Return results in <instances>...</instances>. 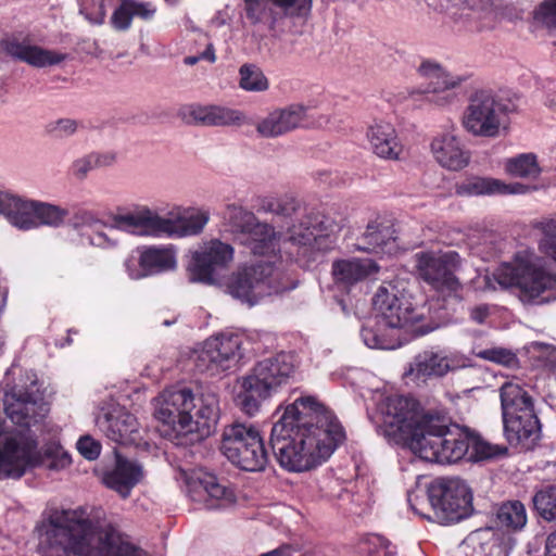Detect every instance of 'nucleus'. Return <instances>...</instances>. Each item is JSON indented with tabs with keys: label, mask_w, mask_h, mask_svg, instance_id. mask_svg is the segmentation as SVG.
I'll return each mask as SVG.
<instances>
[{
	"label": "nucleus",
	"mask_w": 556,
	"mask_h": 556,
	"mask_svg": "<svg viewBox=\"0 0 556 556\" xmlns=\"http://www.w3.org/2000/svg\"><path fill=\"white\" fill-rule=\"evenodd\" d=\"M222 452L241 470L258 472L268 464V453L258 429L252 424L235 422L223 432Z\"/></svg>",
	"instance_id": "9b49d317"
},
{
	"label": "nucleus",
	"mask_w": 556,
	"mask_h": 556,
	"mask_svg": "<svg viewBox=\"0 0 556 556\" xmlns=\"http://www.w3.org/2000/svg\"><path fill=\"white\" fill-rule=\"evenodd\" d=\"M502 418L534 413L533 399L520 384L505 382L500 388Z\"/></svg>",
	"instance_id": "f704fd0d"
},
{
	"label": "nucleus",
	"mask_w": 556,
	"mask_h": 556,
	"mask_svg": "<svg viewBox=\"0 0 556 556\" xmlns=\"http://www.w3.org/2000/svg\"><path fill=\"white\" fill-rule=\"evenodd\" d=\"M515 540L502 529L485 527L470 532L459 545L463 556H508Z\"/></svg>",
	"instance_id": "a211bd4d"
},
{
	"label": "nucleus",
	"mask_w": 556,
	"mask_h": 556,
	"mask_svg": "<svg viewBox=\"0 0 556 556\" xmlns=\"http://www.w3.org/2000/svg\"><path fill=\"white\" fill-rule=\"evenodd\" d=\"M416 406V401L408 396H384L377 405V416L372 418L378 434L391 444L410 450V442L421 432L422 418L417 419Z\"/></svg>",
	"instance_id": "9d476101"
},
{
	"label": "nucleus",
	"mask_w": 556,
	"mask_h": 556,
	"mask_svg": "<svg viewBox=\"0 0 556 556\" xmlns=\"http://www.w3.org/2000/svg\"><path fill=\"white\" fill-rule=\"evenodd\" d=\"M227 293L252 307L265 296L292 290L296 286L271 262H258L233 271L226 283Z\"/></svg>",
	"instance_id": "1a4fd4ad"
},
{
	"label": "nucleus",
	"mask_w": 556,
	"mask_h": 556,
	"mask_svg": "<svg viewBox=\"0 0 556 556\" xmlns=\"http://www.w3.org/2000/svg\"><path fill=\"white\" fill-rule=\"evenodd\" d=\"M235 250L231 244L212 239L203 242L191 252L187 265L188 280L191 283L217 286L224 271L232 262Z\"/></svg>",
	"instance_id": "4468645a"
},
{
	"label": "nucleus",
	"mask_w": 556,
	"mask_h": 556,
	"mask_svg": "<svg viewBox=\"0 0 556 556\" xmlns=\"http://www.w3.org/2000/svg\"><path fill=\"white\" fill-rule=\"evenodd\" d=\"M78 123L72 118H60L47 125V131L54 138H68L77 131Z\"/></svg>",
	"instance_id": "6e6d98bb"
},
{
	"label": "nucleus",
	"mask_w": 556,
	"mask_h": 556,
	"mask_svg": "<svg viewBox=\"0 0 556 556\" xmlns=\"http://www.w3.org/2000/svg\"><path fill=\"white\" fill-rule=\"evenodd\" d=\"M78 452L88 460H94L101 453V444L89 435L81 437L77 441Z\"/></svg>",
	"instance_id": "13d9d810"
},
{
	"label": "nucleus",
	"mask_w": 556,
	"mask_h": 556,
	"mask_svg": "<svg viewBox=\"0 0 556 556\" xmlns=\"http://www.w3.org/2000/svg\"><path fill=\"white\" fill-rule=\"evenodd\" d=\"M142 478L143 468L138 462L117 454L115 467L104 473L103 483L126 498Z\"/></svg>",
	"instance_id": "cd10ccee"
},
{
	"label": "nucleus",
	"mask_w": 556,
	"mask_h": 556,
	"mask_svg": "<svg viewBox=\"0 0 556 556\" xmlns=\"http://www.w3.org/2000/svg\"><path fill=\"white\" fill-rule=\"evenodd\" d=\"M379 266L369 258H346L332 263L331 274L338 288L348 290L354 285L377 273Z\"/></svg>",
	"instance_id": "c85d7f7f"
},
{
	"label": "nucleus",
	"mask_w": 556,
	"mask_h": 556,
	"mask_svg": "<svg viewBox=\"0 0 556 556\" xmlns=\"http://www.w3.org/2000/svg\"><path fill=\"white\" fill-rule=\"evenodd\" d=\"M431 150L435 160L445 168L459 170L469 162V153L452 134H444L433 139Z\"/></svg>",
	"instance_id": "473e14b6"
},
{
	"label": "nucleus",
	"mask_w": 556,
	"mask_h": 556,
	"mask_svg": "<svg viewBox=\"0 0 556 556\" xmlns=\"http://www.w3.org/2000/svg\"><path fill=\"white\" fill-rule=\"evenodd\" d=\"M496 522L507 530H521L527 523L525 505L519 501L503 503L496 510Z\"/></svg>",
	"instance_id": "4c0bfd02"
},
{
	"label": "nucleus",
	"mask_w": 556,
	"mask_h": 556,
	"mask_svg": "<svg viewBox=\"0 0 556 556\" xmlns=\"http://www.w3.org/2000/svg\"><path fill=\"white\" fill-rule=\"evenodd\" d=\"M224 218L228 223L231 231L239 235L240 239L243 238L258 220L254 213L236 204L227 205Z\"/></svg>",
	"instance_id": "ea45409f"
},
{
	"label": "nucleus",
	"mask_w": 556,
	"mask_h": 556,
	"mask_svg": "<svg viewBox=\"0 0 556 556\" xmlns=\"http://www.w3.org/2000/svg\"><path fill=\"white\" fill-rule=\"evenodd\" d=\"M132 18L130 0H123L121 5L114 10L111 23L117 30H127L131 25Z\"/></svg>",
	"instance_id": "5fc2aeb1"
},
{
	"label": "nucleus",
	"mask_w": 556,
	"mask_h": 556,
	"mask_svg": "<svg viewBox=\"0 0 556 556\" xmlns=\"http://www.w3.org/2000/svg\"><path fill=\"white\" fill-rule=\"evenodd\" d=\"M83 237H86L88 243L93 247L110 248L115 245V242L111 240L106 233L101 231H97L94 233H84Z\"/></svg>",
	"instance_id": "69168bd1"
},
{
	"label": "nucleus",
	"mask_w": 556,
	"mask_h": 556,
	"mask_svg": "<svg viewBox=\"0 0 556 556\" xmlns=\"http://www.w3.org/2000/svg\"><path fill=\"white\" fill-rule=\"evenodd\" d=\"M115 162V155L112 153L91 152L73 161L70 166L71 174L81 180L88 174L100 167L111 166Z\"/></svg>",
	"instance_id": "58836bf2"
},
{
	"label": "nucleus",
	"mask_w": 556,
	"mask_h": 556,
	"mask_svg": "<svg viewBox=\"0 0 556 556\" xmlns=\"http://www.w3.org/2000/svg\"><path fill=\"white\" fill-rule=\"evenodd\" d=\"M451 369L447 356L441 351L426 350L418 353L405 369L404 376L412 381L426 382L430 378L445 376Z\"/></svg>",
	"instance_id": "bb28decb"
},
{
	"label": "nucleus",
	"mask_w": 556,
	"mask_h": 556,
	"mask_svg": "<svg viewBox=\"0 0 556 556\" xmlns=\"http://www.w3.org/2000/svg\"><path fill=\"white\" fill-rule=\"evenodd\" d=\"M114 224L116 228L135 235L170 237L177 232L176 226L170 219L159 216L148 207L118 214L114 217Z\"/></svg>",
	"instance_id": "aec40b11"
},
{
	"label": "nucleus",
	"mask_w": 556,
	"mask_h": 556,
	"mask_svg": "<svg viewBox=\"0 0 556 556\" xmlns=\"http://www.w3.org/2000/svg\"><path fill=\"white\" fill-rule=\"evenodd\" d=\"M533 508L546 521H556V485H545L532 497Z\"/></svg>",
	"instance_id": "37998d69"
},
{
	"label": "nucleus",
	"mask_w": 556,
	"mask_h": 556,
	"mask_svg": "<svg viewBox=\"0 0 556 556\" xmlns=\"http://www.w3.org/2000/svg\"><path fill=\"white\" fill-rule=\"evenodd\" d=\"M480 356L490 362H494L510 368L516 367L519 363L516 354L504 348L486 349L480 353Z\"/></svg>",
	"instance_id": "864d4df0"
},
{
	"label": "nucleus",
	"mask_w": 556,
	"mask_h": 556,
	"mask_svg": "<svg viewBox=\"0 0 556 556\" xmlns=\"http://www.w3.org/2000/svg\"><path fill=\"white\" fill-rule=\"evenodd\" d=\"M375 316L369 318L361 329V338L366 346L378 350H394L400 344L387 332L388 325Z\"/></svg>",
	"instance_id": "e433bc0d"
},
{
	"label": "nucleus",
	"mask_w": 556,
	"mask_h": 556,
	"mask_svg": "<svg viewBox=\"0 0 556 556\" xmlns=\"http://www.w3.org/2000/svg\"><path fill=\"white\" fill-rule=\"evenodd\" d=\"M66 213L59 206L36 201V227L41 225L58 227L64 220Z\"/></svg>",
	"instance_id": "3c124183"
},
{
	"label": "nucleus",
	"mask_w": 556,
	"mask_h": 556,
	"mask_svg": "<svg viewBox=\"0 0 556 556\" xmlns=\"http://www.w3.org/2000/svg\"><path fill=\"white\" fill-rule=\"evenodd\" d=\"M418 73L429 80L427 88L421 90L427 101L439 106H445L455 101L456 97L452 90L464 81L462 76L451 75L439 63L431 60L422 61Z\"/></svg>",
	"instance_id": "6ab92c4d"
},
{
	"label": "nucleus",
	"mask_w": 556,
	"mask_h": 556,
	"mask_svg": "<svg viewBox=\"0 0 556 556\" xmlns=\"http://www.w3.org/2000/svg\"><path fill=\"white\" fill-rule=\"evenodd\" d=\"M130 5L132 9V16L139 17L143 21L152 20L156 12V8L150 2L130 0Z\"/></svg>",
	"instance_id": "052dcab7"
},
{
	"label": "nucleus",
	"mask_w": 556,
	"mask_h": 556,
	"mask_svg": "<svg viewBox=\"0 0 556 556\" xmlns=\"http://www.w3.org/2000/svg\"><path fill=\"white\" fill-rule=\"evenodd\" d=\"M535 227L542 232L541 239H556V215L542 219Z\"/></svg>",
	"instance_id": "e2e57ef3"
},
{
	"label": "nucleus",
	"mask_w": 556,
	"mask_h": 556,
	"mask_svg": "<svg viewBox=\"0 0 556 556\" xmlns=\"http://www.w3.org/2000/svg\"><path fill=\"white\" fill-rule=\"evenodd\" d=\"M340 500L350 501L359 510H355V514L365 513L371 505V491L368 486V482L364 479L357 480L350 489H344L340 495Z\"/></svg>",
	"instance_id": "09e8293b"
},
{
	"label": "nucleus",
	"mask_w": 556,
	"mask_h": 556,
	"mask_svg": "<svg viewBox=\"0 0 556 556\" xmlns=\"http://www.w3.org/2000/svg\"><path fill=\"white\" fill-rule=\"evenodd\" d=\"M513 110V104L503 103L492 91L478 90L469 98L463 116V126L473 136L496 137L503 117Z\"/></svg>",
	"instance_id": "ddd939ff"
},
{
	"label": "nucleus",
	"mask_w": 556,
	"mask_h": 556,
	"mask_svg": "<svg viewBox=\"0 0 556 556\" xmlns=\"http://www.w3.org/2000/svg\"><path fill=\"white\" fill-rule=\"evenodd\" d=\"M115 0H84L80 4L79 13L93 24L101 25L104 23L106 11L113 7Z\"/></svg>",
	"instance_id": "8fccbe9b"
},
{
	"label": "nucleus",
	"mask_w": 556,
	"mask_h": 556,
	"mask_svg": "<svg viewBox=\"0 0 556 556\" xmlns=\"http://www.w3.org/2000/svg\"><path fill=\"white\" fill-rule=\"evenodd\" d=\"M97 425L110 440L121 444L132 443L139 437L137 418L123 408L113 409L100 415L97 418Z\"/></svg>",
	"instance_id": "393cba45"
},
{
	"label": "nucleus",
	"mask_w": 556,
	"mask_h": 556,
	"mask_svg": "<svg viewBox=\"0 0 556 556\" xmlns=\"http://www.w3.org/2000/svg\"><path fill=\"white\" fill-rule=\"evenodd\" d=\"M395 241V230L388 220L370 222L356 243L358 251L367 253L391 252Z\"/></svg>",
	"instance_id": "2f4dec72"
},
{
	"label": "nucleus",
	"mask_w": 556,
	"mask_h": 556,
	"mask_svg": "<svg viewBox=\"0 0 556 556\" xmlns=\"http://www.w3.org/2000/svg\"><path fill=\"white\" fill-rule=\"evenodd\" d=\"M505 169L509 175L521 178H536L541 173L536 156L532 153H523L507 160Z\"/></svg>",
	"instance_id": "c03bdc74"
},
{
	"label": "nucleus",
	"mask_w": 556,
	"mask_h": 556,
	"mask_svg": "<svg viewBox=\"0 0 556 556\" xmlns=\"http://www.w3.org/2000/svg\"><path fill=\"white\" fill-rule=\"evenodd\" d=\"M208 222V213L204 211H198L195 213L190 214L181 222L180 231L178 235L180 237L185 236H194L200 233L204 226Z\"/></svg>",
	"instance_id": "603ef678"
},
{
	"label": "nucleus",
	"mask_w": 556,
	"mask_h": 556,
	"mask_svg": "<svg viewBox=\"0 0 556 556\" xmlns=\"http://www.w3.org/2000/svg\"><path fill=\"white\" fill-rule=\"evenodd\" d=\"M536 261L532 252L518 251L513 262L503 263L495 269L493 277L503 289H518V296L523 303L541 305L556 301V275L545 270Z\"/></svg>",
	"instance_id": "39448f33"
},
{
	"label": "nucleus",
	"mask_w": 556,
	"mask_h": 556,
	"mask_svg": "<svg viewBox=\"0 0 556 556\" xmlns=\"http://www.w3.org/2000/svg\"><path fill=\"white\" fill-rule=\"evenodd\" d=\"M533 17L547 27H556V0L541 2L534 10Z\"/></svg>",
	"instance_id": "4d7b16f0"
},
{
	"label": "nucleus",
	"mask_w": 556,
	"mask_h": 556,
	"mask_svg": "<svg viewBox=\"0 0 556 556\" xmlns=\"http://www.w3.org/2000/svg\"><path fill=\"white\" fill-rule=\"evenodd\" d=\"M124 266L130 279L138 280L146 277L143 268L139 265V257L129 256Z\"/></svg>",
	"instance_id": "0e129e2a"
},
{
	"label": "nucleus",
	"mask_w": 556,
	"mask_h": 556,
	"mask_svg": "<svg viewBox=\"0 0 556 556\" xmlns=\"http://www.w3.org/2000/svg\"><path fill=\"white\" fill-rule=\"evenodd\" d=\"M139 265L146 277L173 270L177 266L176 251L172 247H148L140 250Z\"/></svg>",
	"instance_id": "c9c22d12"
},
{
	"label": "nucleus",
	"mask_w": 556,
	"mask_h": 556,
	"mask_svg": "<svg viewBox=\"0 0 556 556\" xmlns=\"http://www.w3.org/2000/svg\"><path fill=\"white\" fill-rule=\"evenodd\" d=\"M46 556H150L119 532H94L93 523L79 510H54L42 533Z\"/></svg>",
	"instance_id": "f03ea898"
},
{
	"label": "nucleus",
	"mask_w": 556,
	"mask_h": 556,
	"mask_svg": "<svg viewBox=\"0 0 556 556\" xmlns=\"http://www.w3.org/2000/svg\"><path fill=\"white\" fill-rule=\"evenodd\" d=\"M38 451L42 460L34 468L45 465L50 470H62L72 463L70 453L58 441L51 440L43 445L42 451L39 447Z\"/></svg>",
	"instance_id": "a19ab883"
},
{
	"label": "nucleus",
	"mask_w": 556,
	"mask_h": 556,
	"mask_svg": "<svg viewBox=\"0 0 556 556\" xmlns=\"http://www.w3.org/2000/svg\"><path fill=\"white\" fill-rule=\"evenodd\" d=\"M220 409L215 393H202L195 399L186 387H170L157 397L154 416L161 422L159 431L177 446H189L210 434L216 427Z\"/></svg>",
	"instance_id": "7ed1b4c3"
},
{
	"label": "nucleus",
	"mask_w": 556,
	"mask_h": 556,
	"mask_svg": "<svg viewBox=\"0 0 556 556\" xmlns=\"http://www.w3.org/2000/svg\"><path fill=\"white\" fill-rule=\"evenodd\" d=\"M358 552L366 556H395V546L380 534L369 533L358 542Z\"/></svg>",
	"instance_id": "49530a36"
},
{
	"label": "nucleus",
	"mask_w": 556,
	"mask_h": 556,
	"mask_svg": "<svg viewBox=\"0 0 556 556\" xmlns=\"http://www.w3.org/2000/svg\"><path fill=\"white\" fill-rule=\"evenodd\" d=\"M539 251L556 262V239H540Z\"/></svg>",
	"instance_id": "774afa93"
},
{
	"label": "nucleus",
	"mask_w": 556,
	"mask_h": 556,
	"mask_svg": "<svg viewBox=\"0 0 556 556\" xmlns=\"http://www.w3.org/2000/svg\"><path fill=\"white\" fill-rule=\"evenodd\" d=\"M99 223L100 220L91 212L86 210H77L71 218V224L74 228H92Z\"/></svg>",
	"instance_id": "bf43d9fd"
},
{
	"label": "nucleus",
	"mask_w": 556,
	"mask_h": 556,
	"mask_svg": "<svg viewBox=\"0 0 556 556\" xmlns=\"http://www.w3.org/2000/svg\"><path fill=\"white\" fill-rule=\"evenodd\" d=\"M508 452L506 446L492 444L480 438L470 435V451L468 454L469 462H481L495 459L506 455Z\"/></svg>",
	"instance_id": "de8ad7c7"
},
{
	"label": "nucleus",
	"mask_w": 556,
	"mask_h": 556,
	"mask_svg": "<svg viewBox=\"0 0 556 556\" xmlns=\"http://www.w3.org/2000/svg\"><path fill=\"white\" fill-rule=\"evenodd\" d=\"M190 497L202 503L207 510H225L237 502L235 490L227 481L219 480L215 475L204 473L190 489Z\"/></svg>",
	"instance_id": "412c9836"
},
{
	"label": "nucleus",
	"mask_w": 556,
	"mask_h": 556,
	"mask_svg": "<svg viewBox=\"0 0 556 556\" xmlns=\"http://www.w3.org/2000/svg\"><path fill=\"white\" fill-rule=\"evenodd\" d=\"M372 304L380 323L388 325L390 329L409 328L418 337L435 329L429 325H419L424 318L422 308L414 306L410 296L391 282L378 288Z\"/></svg>",
	"instance_id": "f8f14e48"
},
{
	"label": "nucleus",
	"mask_w": 556,
	"mask_h": 556,
	"mask_svg": "<svg viewBox=\"0 0 556 556\" xmlns=\"http://www.w3.org/2000/svg\"><path fill=\"white\" fill-rule=\"evenodd\" d=\"M180 114L186 123L203 126H233L244 121L240 111L219 105L191 104L182 108Z\"/></svg>",
	"instance_id": "b1692460"
},
{
	"label": "nucleus",
	"mask_w": 556,
	"mask_h": 556,
	"mask_svg": "<svg viewBox=\"0 0 556 556\" xmlns=\"http://www.w3.org/2000/svg\"><path fill=\"white\" fill-rule=\"evenodd\" d=\"M241 344L242 338L232 332L206 339L197 355V369L211 376L232 369L242 357Z\"/></svg>",
	"instance_id": "2eb2a0df"
},
{
	"label": "nucleus",
	"mask_w": 556,
	"mask_h": 556,
	"mask_svg": "<svg viewBox=\"0 0 556 556\" xmlns=\"http://www.w3.org/2000/svg\"><path fill=\"white\" fill-rule=\"evenodd\" d=\"M500 185L498 179L486 177H472L456 187V193L459 195H491L497 194Z\"/></svg>",
	"instance_id": "a18cd8bd"
},
{
	"label": "nucleus",
	"mask_w": 556,
	"mask_h": 556,
	"mask_svg": "<svg viewBox=\"0 0 556 556\" xmlns=\"http://www.w3.org/2000/svg\"><path fill=\"white\" fill-rule=\"evenodd\" d=\"M503 430L508 444L520 451L533 450L542 437L541 422L535 412L503 419Z\"/></svg>",
	"instance_id": "5701e85b"
},
{
	"label": "nucleus",
	"mask_w": 556,
	"mask_h": 556,
	"mask_svg": "<svg viewBox=\"0 0 556 556\" xmlns=\"http://www.w3.org/2000/svg\"><path fill=\"white\" fill-rule=\"evenodd\" d=\"M313 0H243L247 20L274 31L285 18H304L312 11Z\"/></svg>",
	"instance_id": "dca6fc26"
},
{
	"label": "nucleus",
	"mask_w": 556,
	"mask_h": 556,
	"mask_svg": "<svg viewBox=\"0 0 556 556\" xmlns=\"http://www.w3.org/2000/svg\"><path fill=\"white\" fill-rule=\"evenodd\" d=\"M239 87L249 92H263L269 88V81L260 66L245 63L239 68Z\"/></svg>",
	"instance_id": "79ce46f5"
},
{
	"label": "nucleus",
	"mask_w": 556,
	"mask_h": 556,
	"mask_svg": "<svg viewBox=\"0 0 556 556\" xmlns=\"http://www.w3.org/2000/svg\"><path fill=\"white\" fill-rule=\"evenodd\" d=\"M240 241L254 255L276 256L281 251V233L261 220Z\"/></svg>",
	"instance_id": "c756f323"
},
{
	"label": "nucleus",
	"mask_w": 556,
	"mask_h": 556,
	"mask_svg": "<svg viewBox=\"0 0 556 556\" xmlns=\"http://www.w3.org/2000/svg\"><path fill=\"white\" fill-rule=\"evenodd\" d=\"M367 138L374 153L382 159L395 160L402 151L395 128L390 123L380 121L370 125Z\"/></svg>",
	"instance_id": "72a5a7b5"
},
{
	"label": "nucleus",
	"mask_w": 556,
	"mask_h": 556,
	"mask_svg": "<svg viewBox=\"0 0 556 556\" xmlns=\"http://www.w3.org/2000/svg\"><path fill=\"white\" fill-rule=\"evenodd\" d=\"M306 112L307 109L301 104H291L285 109L276 110L257 124L256 130L266 138L285 135L302 126Z\"/></svg>",
	"instance_id": "a878e982"
},
{
	"label": "nucleus",
	"mask_w": 556,
	"mask_h": 556,
	"mask_svg": "<svg viewBox=\"0 0 556 556\" xmlns=\"http://www.w3.org/2000/svg\"><path fill=\"white\" fill-rule=\"evenodd\" d=\"M344 439L333 413L315 396L305 395L287 406L274 422L269 444L282 469L305 472L328 460Z\"/></svg>",
	"instance_id": "f257e3e1"
},
{
	"label": "nucleus",
	"mask_w": 556,
	"mask_h": 556,
	"mask_svg": "<svg viewBox=\"0 0 556 556\" xmlns=\"http://www.w3.org/2000/svg\"><path fill=\"white\" fill-rule=\"evenodd\" d=\"M262 210L290 220L285 243L298 247L299 250H304V253L315 244L319 249L320 239L328 238L342 229L340 223L307 207L293 197L267 201L263 203Z\"/></svg>",
	"instance_id": "0eeeda50"
},
{
	"label": "nucleus",
	"mask_w": 556,
	"mask_h": 556,
	"mask_svg": "<svg viewBox=\"0 0 556 556\" xmlns=\"http://www.w3.org/2000/svg\"><path fill=\"white\" fill-rule=\"evenodd\" d=\"M500 185L497 194H522L531 190V187L519 182L507 185L500 180Z\"/></svg>",
	"instance_id": "338daca9"
},
{
	"label": "nucleus",
	"mask_w": 556,
	"mask_h": 556,
	"mask_svg": "<svg viewBox=\"0 0 556 556\" xmlns=\"http://www.w3.org/2000/svg\"><path fill=\"white\" fill-rule=\"evenodd\" d=\"M544 104L556 112V81L547 79L543 83Z\"/></svg>",
	"instance_id": "680f3d73"
},
{
	"label": "nucleus",
	"mask_w": 556,
	"mask_h": 556,
	"mask_svg": "<svg viewBox=\"0 0 556 556\" xmlns=\"http://www.w3.org/2000/svg\"><path fill=\"white\" fill-rule=\"evenodd\" d=\"M0 48L12 59L33 67L43 68L62 63L66 54L33 45L28 39L8 37L0 41Z\"/></svg>",
	"instance_id": "4be33fe9"
},
{
	"label": "nucleus",
	"mask_w": 556,
	"mask_h": 556,
	"mask_svg": "<svg viewBox=\"0 0 556 556\" xmlns=\"http://www.w3.org/2000/svg\"><path fill=\"white\" fill-rule=\"evenodd\" d=\"M0 214L18 229L37 228L36 201H26L10 193L0 192Z\"/></svg>",
	"instance_id": "7c9ffc66"
},
{
	"label": "nucleus",
	"mask_w": 556,
	"mask_h": 556,
	"mask_svg": "<svg viewBox=\"0 0 556 556\" xmlns=\"http://www.w3.org/2000/svg\"><path fill=\"white\" fill-rule=\"evenodd\" d=\"M296 368L292 353L280 352L264 357L238 379L236 403L248 416L256 415L262 404L289 383Z\"/></svg>",
	"instance_id": "20e7f679"
},
{
	"label": "nucleus",
	"mask_w": 556,
	"mask_h": 556,
	"mask_svg": "<svg viewBox=\"0 0 556 556\" xmlns=\"http://www.w3.org/2000/svg\"><path fill=\"white\" fill-rule=\"evenodd\" d=\"M421 432L410 442V451L420 459L438 464L457 463L468 459L470 434L444 416L425 415Z\"/></svg>",
	"instance_id": "423d86ee"
},
{
	"label": "nucleus",
	"mask_w": 556,
	"mask_h": 556,
	"mask_svg": "<svg viewBox=\"0 0 556 556\" xmlns=\"http://www.w3.org/2000/svg\"><path fill=\"white\" fill-rule=\"evenodd\" d=\"M420 277L437 290L455 292L460 289V282L455 270L460 266V256L456 251L441 254L421 252L417 254Z\"/></svg>",
	"instance_id": "f3484780"
},
{
	"label": "nucleus",
	"mask_w": 556,
	"mask_h": 556,
	"mask_svg": "<svg viewBox=\"0 0 556 556\" xmlns=\"http://www.w3.org/2000/svg\"><path fill=\"white\" fill-rule=\"evenodd\" d=\"M427 498L432 515L419 507L417 496L409 495L412 510L427 520L441 525L458 522L472 511L471 491L464 480L456 477H440L431 481L427 488Z\"/></svg>",
	"instance_id": "6e6552de"
}]
</instances>
